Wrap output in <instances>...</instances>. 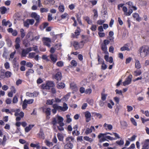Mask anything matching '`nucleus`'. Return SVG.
<instances>
[{
    "label": "nucleus",
    "instance_id": "f257e3e1",
    "mask_svg": "<svg viewBox=\"0 0 149 149\" xmlns=\"http://www.w3.org/2000/svg\"><path fill=\"white\" fill-rule=\"evenodd\" d=\"M139 52L141 58H145L149 55V47L146 45L141 47L139 50Z\"/></svg>",
    "mask_w": 149,
    "mask_h": 149
},
{
    "label": "nucleus",
    "instance_id": "f03ea898",
    "mask_svg": "<svg viewBox=\"0 0 149 149\" xmlns=\"http://www.w3.org/2000/svg\"><path fill=\"white\" fill-rule=\"evenodd\" d=\"M63 118L57 115L55 118H53L52 124L54 125H55L58 123V124H61L62 125H64V124L63 123Z\"/></svg>",
    "mask_w": 149,
    "mask_h": 149
},
{
    "label": "nucleus",
    "instance_id": "7ed1b4c3",
    "mask_svg": "<svg viewBox=\"0 0 149 149\" xmlns=\"http://www.w3.org/2000/svg\"><path fill=\"white\" fill-rule=\"evenodd\" d=\"M53 107L54 109H56L59 110H61L63 111L67 110L68 108V107L67 104L65 103H63V107L59 106L56 104H54Z\"/></svg>",
    "mask_w": 149,
    "mask_h": 149
},
{
    "label": "nucleus",
    "instance_id": "20e7f679",
    "mask_svg": "<svg viewBox=\"0 0 149 149\" xmlns=\"http://www.w3.org/2000/svg\"><path fill=\"white\" fill-rule=\"evenodd\" d=\"M42 41L44 45L46 46L49 47H50L51 40L49 38L43 37L42 39Z\"/></svg>",
    "mask_w": 149,
    "mask_h": 149
},
{
    "label": "nucleus",
    "instance_id": "39448f33",
    "mask_svg": "<svg viewBox=\"0 0 149 149\" xmlns=\"http://www.w3.org/2000/svg\"><path fill=\"white\" fill-rule=\"evenodd\" d=\"M34 22V20L33 19H27L24 22V26L27 28H29V25H32Z\"/></svg>",
    "mask_w": 149,
    "mask_h": 149
},
{
    "label": "nucleus",
    "instance_id": "423d86ee",
    "mask_svg": "<svg viewBox=\"0 0 149 149\" xmlns=\"http://www.w3.org/2000/svg\"><path fill=\"white\" fill-rule=\"evenodd\" d=\"M132 75L131 74L130 75L125 79V81L123 82V85L125 86L130 84L132 81Z\"/></svg>",
    "mask_w": 149,
    "mask_h": 149
},
{
    "label": "nucleus",
    "instance_id": "0eeeda50",
    "mask_svg": "<svg viewBox=\"0 0 149 149\" xmlns=\"http://www.w3.org/2000/svg\"><path fill=\"white\" fill-rule=\"evenodd\" d=\"M106 134H103V133H100L98 136V138L99 139V142L102 143L107 140L106 136H104L106 135Z\"/></svg>",
    "mask_w": 149,
    "mask_h": 149
},
{
    "label": "nucleus",
    "instance_id": "6e6552de",
    "mask_svg": "<svg viewBox=\"0 0 149 149\" xmlns=\"http://www.w3.org/2000/svg\"><path fill=\"white\" fill-rule=\"evenodd\" d=\"M31 17L32 18H34L36 21L41 20L40 15H38L36 12H32L31 14Z\"/></svg>",
    "mask_w": 149,
    "mask_h": 149
},
{
    "label": "nucleus",
    "instance_id": "1a4fd4ad",
    "mask_svg": "<svg viewBox=\"0 0 149 149\" xmlns=\"http://www.w3.org/2000/svg\"><path fill=\"white\" fill-rule=\"evenodd\" d=\"M143 145L142 149H148L149 148V139H146L142 143Z\"/></svg>",
    "mask_w": 149,
    "mask_h": 149
},
{
    "label": "nucleus",
    "instance_id": "9d476101",
    "mask_svg": "<svg viewBox=\"0 0 149 149\" xmlns=\"http://www.w3.org/2000/svg\"><path fill=\"white\" fill-rule=\"evenodd\" d=\"M73 45L76 49H77L79 48H82L83 47V44H82L80 42L79 43L76 41L74 42Z\"/></svg>",
    "mask_w": 149,
    "mask_h": 149
},
{
    "label": "nucleus",
    "instance_id": "9b49d317",
    "mask_svg": "<svg viewBox=\"0 0 149 149\" xmlns=\"http://www.w3.org/2000/svg\"><path fill=\"white\" fill-rule=\"evenodd\" d=\"M80 29L78 27H77L74 32L75 34L73 33H72V37L77 38V36L80 34Z\"/></svg>",
    "mask_w": 149,
    "mask_h": 149
},
{
    "label": "nucleus",
    "instance_id": "f8f14e48",
    "mask_svg": "<svg viewBox=\"0 0 149 149\" xmlns=\"http://www.w3.org/2000/svg\"><path fill=\"white\" fill-rule=\"evenodd\" d=\"M84 115L86 118V121L87 122H88L91 120V113L88 111H86L84 113Z\"/></svg>",
    "mask_w": 149,
    "mask_h": 149
},
{
    "label": "nucleus",
    "instance_id": "ddd939ff",
    "mask_svg": "<svg viewBox=\"0 0 149 149\" xmlns=\"http://www.w3.org/2000/svg\"><path fill=\"white\" fill-rule=\"evenodd\" d=\"M38 94L39 93L36 92H34L33 93L27 92L26 93V95L30 97H36Z\"/></svg>",
    "mask_w": 149,
    "mask_h": 149
},
{
    "label": "nucleus",
    "instance_id": "4468645a",
    "mask_svg": "<svg viewBox=\"0 0 149 149\" xmlns=\"http://www.w3.org/2000/svg\"><path fill=\"white\" fill-rule=\"evenodd\" d=\"M50 58L53 63H56L57 60V56L55 54H50Z\"/></svg>",
    "mask_w": 149,
    "mask_h": 149
},
{
    "label": "nucleus",
    "instance_id": "2eb2a0df",
    "mask_svg": "<svg viewBox=\"0 0 149 149\" xmlns=\"http://www.w3.org/2000/svg\"><path fill=\"white\" fill-rule=\"evenodd\" d=\"M20 40L19 38L17 37L16 38L15 40V48L16 49H17L19 48L20 43Z\"/></svg>",
    "mask_w": 149,
    "mask_h": 149
},
{
    "label": "nucleus",
    "instance_id": "dca6fc26",
    "mask_svg": "<svg viewBox=\"0 0 149 149\" xmlns=\"http://www.w3.org/2000/svg\"><path fill=\"white\" fill-rule=\"evenodd\" d=\"M74 138L72 136L67 137L65 139L66 143H73L74 141Z\"/></svg>",
    "mask_w": 149,
    "mask_h": 149
},
{
    "label": "nucleus",
    "instance_id": "f3484780",
    "mask_svg": "<svg viewBox=\"0 0 149 149\" xmlns=\"http://www.w3.org/2000/svg\"><path fill=\"white\" fill-rule=\"evenodd\" d=\"M104 58L107 62H109L110 63L113 62V58L111 56L109 57L108 55H106L104 56Z\"/></svg>",
    "mask_w": 149,
    "mask_h": 149
},
{
    "label": "nucleus",
    "instance_id": "a211bd4d",
    "mask_svg": "<svg viewBox=\"0 0 149 149\" xmlns=\"http://www.w3.org/2000/svg\"><path fill=\"white\" fill-rule=\"evenodd\" d=\"M73 147V145L72 143H66L64 145V149H72Z\"/></svg>",
    "mask_w": 149,
    "mask_h": 149
},
{
    "label": "nucleus",
    "instance_id": "6ab92c4d",
    "mask_svg": "<svg viewBox=\"0 0 149 149\" xmlns=\"http://www.w3.org/2000/svg\"><path fill=\"white\" fill-rule=\"evenodd\" d=\"M8 31V32L11 33L12 35L13 36H16L17 35V33L16 30H13L12 28H9L7 29Z\"/></svg>",
    "mask_w": 149,
    "mask_h": 149
},
{
    "label": "nucleus",
    "instance_id": "aec40b11",
    "mask_svg": "<svg viewBox=\"0 0 149 149\" xmlns=\"http://www.w3.org/2000/svg\"><path fill=\"white\" fill-rule=\"evenodd\" d=\"M129 44H125L123 47L120 48V50L122 51L125 50L129 51L130 49L129 48Z\"/></svg>",
    "mask_w": 149,
    "mask_h": 149
},
{
    "label": "nucleus",
    "instance_id": "412c9836",
    "mask_svg": "<svg viewBox=\"0 0 149 149\" xmlns=\"http://www.w3.org/2000/svg\"><path fill=\"white\" fill-rule=\"evenodd\" d=\"M103 127L106 130H111L112 129V126L111 124H108L105 123L103 125Z\"/></svg>",
    "mask_w": 149,
    "mask_h": 149
},
{
    "label": "nucleus",
    "instance_id": "4be33fe9",
    "mask_svg": "<svg viewBox=\"0 0 149 149\" xmlns=\"http://www.w3.org/2000/svg\"><path fill=\"white\" fill-rule=\"evenodd\" d=\"M2 24L3 25L5 26H7V25H8L9 27H10L12 25V24L10 23L9 21H8L6 22L5 19H4L2 21Z\"/></svg>",
    "mask_w": 149,
    "mask_h": 149
},
{
    "label": "nucleus",
    "instance_id": "5701e85b",
    "mask_svg": "<svg viewBox=\"0 0 149 149\" xmlns=\"http://www.w3.org/2000/svg\"><path fill=\"white\" fill-rule=\"evenodd\" d=\"M70 87L72 90L75 91H77L78 90L76 85L74 83L70 84Z\"/></svg>",
    "mask_w": 149,
    "mask_h": 149
},
{
    "label": "nucleus",
    "instance_id": "b1692460",
    "mask_svg": "<svg viewBox=\"0 0 149 149\" xmlns=\"http://www.w3.org/2000/svg\"><path fill=\"white\" fill-rule=\"evenodd\" d=\"M62 78L61 73V72H58L55 75V78L56 80L59 81Z\"/></svg>",
    "mask_w": 149,
    "mask_h": 149
},
{
    "label": "nucleus",
    "instance_id": "393cba45",
    "mask_svg": "<svg viewBox=\"0 0 149 149\" xmlns=\"http://www.w3.org/2000/svg\"><path fill=\"white\" fill-rule=\"evenodd\" d=\"M43 111L45 113L47 116H49L51 114V109L49 108L43 109Z\"/></svg>",
    "mask_w": 149,
    "mask_h": 149
},
{
    "label": "nucleus",
    "instance_id": "a878e982",
    "mask_svg": "<svg viewBox=\"0 0 149 149\" xmlns=\"http://www.w3.org/2000/svg\"><path fill=\"white\" fill-rule=\"evenodd\" d=\"M101 47L102 49L105 54H109L107 51V47L106 45L102 44Z\"/></svg>",
    "mask_w": 149,
    "mask_h": 149
},
{
    "label": "nucleus",
    "instance_id": "bb28decb",
    "mask_svg": "<svg viewBox=\"0 0 149 149\" xmlns=\"http://www.w3.org/2000/svg\"><path fill=\"white\" fill-rule=\"evenodd\" d=\"M132 16L133 17L135 18L137 21L139 22L141 20V18L139 17V15L137 13H133L132 14Z\"/></svg>",
    "mask_w": 149,
    "mask_h": 149
},
{
    "label": "nucleus",
    "instance_id": "cd10ccee",
    "mask_svg": "<svg viewBox=\"0 0 149 149\" xmlns=\"http://www.w3.org/2000/svg\"><path fill=\"white\" fill-rule=\"evenodd\" d=\"M7 11V9L5 6H2L0 8V11L2 15L5 14Z\"/></svg>",
    "mask_w": 149,
    "mask_h": 149
},
{
    "label": "nucleus",
    "instance_id": "c85d7f7f",
    "mask_svg": "<svg viewBox=\"0 0 149 149\" xmlns=\"http://www.w3.org/2000/svg\"><path fill=\"white\" fill-rule=\"evenodd\" d=\"M135 68L137 69H140L141 67V65L140 62L138 60H135Z\"/></svg>",
    "mask_w": 149,
    "mask_h": 149
},
{
    "label": "nucleus",
    "instance_id": "c756f323",
    "mask_svg": "<svg viewBox=\"0 0 149 149\" xmlns=\"http://www.w3.org/2000/svg\"><path fill=\"white\" fill-rule=\"evenodd\" d=\"M65 86V84L62 82L58 83L57 86V88L58 89L63 88Z\"/></svg>",
    "mask_w": 149,
    "mask_h": 149
},
{
    "label": "nucleus",
    "instance_id": "7c9ffc66",
    "mask_svg": "<svg viewBox=\"0 0 149 149\" xmlns=\"http://www.w3.org/2000/svg\"><path fill=\"white\" fill-rule=\"evenodd\" d=\"M101 100L103 101H105L106 99L107 94H105L104 91H103L101 93Z\"/></svg>",
    "mask_w": 149,
    "mask_h": 149
},
{
    "label": "nucleus",
    "instance_id": "2f4dec72",
    "mask_svg": "<svg viewBox=\"0 0 149 149\" xmlns=\"http://www.w3.org/2000/svg\"><path fill=\"white\" fill-rule=\"evenodd\" d=\"M142 72L141 70H137L134 72L133 74L135 76H139L141 74Z\"/></svg>",
    "mask_w": 149,
    "mask_h": 149
},
{
    "label": "nucleus",
    "instance_id": "473e14b6",
    "mask_svg": "<svg viewBox=\"0 0 149 149\" xmlns=\"http://www.w3.org/2000/svg\"><path fill=\"white\" fill-rule=\"evenodd\" d=\"M38 136L40 138L44 139H45V135L43 132L41 130L39 132L38 134Z\"/></svg>",
    "mask_w": 149,
    "mask_h": 149
},
{
    "label": "nucleus",
    "instance_id": "72a5a7b5",
    "mask_svg": "<svg viewBox=\"0 0 149 149\" xmlns=\"http://www.w3.org/2000/svg\"><path fill=\"white\" fill-rule=\"evenodd\" d=\"M34 125H29L28 126L26 127L25 129V130L26 132H28L33 127Z\"/></svg>",
    "mask_w": 149,
    "mask_h": 149
},
{
    "label": "nucleus",
    "instance_id": "f704fd0d",
    "mask_svg": "<svg viewBox=\"0 0 149 149\" xmlns=\"http://www.w3.org/2000/svg\"><path fill=\"white\" fill-rule=\"evenodd\" d=\"M45 143L46 145L49 147H51L52 146L53 144L52 142H51L48 140H46L45 141Z\"/></svg>",
    "mask_w": 149,
    "mask_h": 149
},
{
    "label": "nucleus",
    "instance_id": "c9c22d12",
    "mask_svg": "<svg viewBox=\"0 0 149 149\" xmlns=\"http://www.w3.org/2000/svg\"><path fill=\"white\" fill-rule=\"evenodd\" d=\"M82 40L80 42V43H81L82 44H83V45L86 42L87 39V37L86 36H82Z\"/></svg>",
    "mask_w": 149,
    "mask_h": 149
},
{
    "label": "nucleus",
    "instance_id": "e433bc0d",
    "mask_svg": "<svg viewBox=\"0 0 149 149\" xmlns=\"http://www.w3.org/2000/svg\"><path fill=\"white\" fill-rule=\"evenodd\" d=\"M20 32L21 38H24L25 35V33L24 30L23 29H21L20 30Z\"/></svg>",
    "mask_w": 149,
    "mask_h": 149
},
{
    "label": "nucleus",
    "instance_id": "4c0bfd02",
    "mask_svg": "<svg viewBox=\"0 0 149 149\" xmlns=\"http://www.w3.org/2000/svg\"><path fill=\"white\" fill-rule=\"evenodd\" d=\"M58 9L61 12H63L65 10L64 6L63 5H61L58 6Z\"/></svg>",
    "mask_w": 149,
    "mask_h": 149
},
{
    "label": "nucleus",
    "instance_id": "58836bf2",
    "mask_svg": "<svg viewBox=\"0 0 149 149\" xmlns=\"http://www.w3.org/2000/svg\"><path fill=\"white\" fill-rule=\"evenodd\" d=\"M15 116H19L21 117V118H23L24 116V113L22 111H21L19 113L15 112Z\"/></svg>",
    "mask_w": 149,
    "mask_h": 149
},
{
    "label": "nucleus",
    "instance_id": "ea45409f",
    "mask_svg": "<svg viewBox=\"0 0 149 149\" xmlns=\"http://www.w3.org/2000/svg\"><path fill=\"white\" fill-rule=\"evenodd\" d=\"M40 38V36L37 35L36 36H33L31 40L32 41H37Z\"/></svg>",
    "mask_w": 149,
    "mask_h": 149
},
{
    "label": "nucleus",
    "instance_id": "a19ab883",
    "mask_svg": "<svg viewBox=\"0 0 149 149\" xmlns=\"http://www.w3.org/2000/svg\"><path fill=\"white\" fill-rule=\"evenodd\" d=\"M58 139L61 141H62L63 139V135L60 133H58L57 134Z\"/></svg>",
    "mask_w": 149,
    "mask_h": 149
},
{
    "label": "nucleus",
    "instance_id": "79ce46f5",
    "mask_svg": "<svg viewBox=\"0 0 149 149\" xmlns=\"http://www.w3.org/2000/svg\"><path fill=\"white\" fill-rule=\"evenodd\" d=\"M68 15L67 13H65L63 14L60 17L61 19H65L66 18H68Z\"/></svg>",
    "mask_w": 149,
    "mask_h": 149
},
{
    "label": "nucleus",
    "instance_id": "37998d69",
    "mask_svg": "<svg viewBox=\"0 0 149 149\" xmlns=\"http://www.w3.org/2000/svg\"><path fill=\"white\" fill-rule=\"evenodd\" d=\"M46 84L50 88L53 87L54 85V83L52 81H47Z\"/></svg>",
    "mask_w": 149,
    "mask_h": 149
},
{
    "label": "nucleus",
    "instance_id": "c03bdc74",
    "mask_svg": "<svg viewBox=\"0 0 149 149\" xmlns=\"http://www.w3.org/2000/svg\"><path fill=\"white\" fill-rule=\"evenodd\" d=\"M17 96H18V95L17 94H16L13 97V103H16L18 101L17 97Z\"/></svg>",
    "mask_w": 149,
    "mask_h": 149
},
{
    "label": "nucleus",
    "instance_id": "a18cd8bd",
    "mask_svg": "<svg viewBox=\"0 0 149 149\" xmlns=\"http://www.w3.org/2000/svg\"><path fill=\"white\" fill-rule=\"evenodd\" d=\"M5 75L6 77L7 78H9L12 75V73L10 71H7L5 73Z\"/></svg>",
    "mask_w": 149,
    "mask_h": 149
},
{
    "label": "nucleus",
    "instance_id": "49530a36",
    "mask_svg": "<svg viewBox=\"0 0 149 149\" xmlns=\"http://www.w3.org/2000/svg\"><path fill=\"white\" fill-rule=\"evenodd\" d=\"M56 65L58 67H62L63 66L64 64L63 61H60L56 63Z\"/></svg>",
    "mask_w": 149,
    "mask_h": 149
},
{
    "label": "nucleus",
    "instance_id": "de8ad7c7",
    "mask_svg": "<svg viewBox=\"0 0 149 149\" xmlns=\"http://www.w3.org/2000/svg\"><path fill=\"white\" fill-rule=\"evenodd\" d=\"M84 140L88 141L90 142H91L93 140V139L91 138H90L89 137L87 136H84Z\"/></svg>",
    "mask_w": 149,
    "mask_h": 149
},
{
    "label": "nucleus",
    "instance_id": "09e8293b",
    "mask_svg": "<svg viewBox=\"0 0 149 149\" xmlns=\"http://www.w3.org/2000/svg\"><path fill=\"white\" fill-rule=\"evenodd\" d=\"M49 10L48 8H42L40 9V11L41 13H43L44 12H47Z\"/></svg>",
    "mask_w": 149,
    "mask_h": 149
},
{
    "label": "nucleus",
    "instance_id": "8fccbe9b",
    "mask_svg": "<svg viewBox=\"0 0 149 149\" xmlns=\"http://www.w3.org/2000/svg\"><path fill=\"white\" fill-rule=\"evenodd\" d=\"M27 104L26 102V100H24L22 104V108L23 109H24L27 107Z\"/></svg>",
    "mask_w": 149,
    "mask_h": 149
},
{
    "label": "nucleus",
    "instance_id": "3c124183",
    "mask_svg": "<svg viewBox=\"0 0 149 149\" xmlns=\"http://www.w3.org/2000/svg\"><path fill=\"white\" fill-rule=\"evenodd\" d=\"M116 143L119 146H122L124 143V141L122 139L120 141H118L116 142Z\"/></svg>",
    "mask_w": 149,
    "mask_h": 149
},
{
    "label": "nucleus",
    "instance_id": "603ef678",
    "mask_svg": "<svg viewBox=\"0 0 149 149\" xmlns=\"http://www.w3.org/2000/svg\"><path fill=\"white\" fill-rule=\"evenodd\" d=\"M28 53V52L26 49H23L22 50V54L23 56L24 57Z\"/></svg>",
    "mask_w": 149,
    "mask_h": 149
},
{
    "label": "nucleus",
    "instance_id": "864d4df0",
    "mask_svg": "<svg viewBox=\"0 0 149 149\" xmlns=\"http://www.w3.org/2000/svg\"><path fill=\"white\" fill-rule=\"evenodd\" d=\"M92 90L91 88H88L85 90V93L86 94H90L92 93Z\"/></svg>",
    "mask_w": 149,
    "mask_h": 149
},
{
    "label": "nucleus",
    "instance_id": "5fc2aeb1",
    "mask_svg": "<svg viewBox=\"0 0 149 149\" xmlns=\"http://www.w3.org/2000/svg\"><path fill=\"white\" fill-rule=\"evenodd\" d=\"M36 55V53L35 52H31L29 54L28 58H32L35 57Z\"/></svg>",
    "mask_w": 149,
    "mask_h": 149
},
{
    "label": "nucleus",
    "instance_id": "6e6d98bb",
    "mask_svg": "<svg viewBox=\"0 0 149 149\" xmlns=\"http://www.w3.org/2000/svg\"><path fill=\"white\" fill-rule=\"evenodd\" d=\"M34 72L33 70L32 69H29L28 71L26 72V76L29 75L30 73H33Z\"/></svg>",
    "mask_w": 149,
    "mask_h": 149
},
{
    "label": "nucleus",
    "instance_id": "4d7b16f0",
    "mask_svg": "<svg viewBox=\"0 0 149 149\" xmlns=\"http://www.w3.org/2000/svg\"><path fill=\"white\" fill-rule=\"evenodd\" d=\"M42 87L43 89L48 90L50 89L49 87L47 85V84H44L42 85Z\"/></svg>",
    "mask_w": 149,
    "mask_h": 149
},
{
    "label": "nucleus",
    "instance_id": "13d9d810",
    "mask_svg": "<svg viewBox=\"0 0 149 149\" xmlns=\"http://www.w3.org/2000/svg\"><path fill=\"white\" fill-rule=\"evenodd\" d=\"M71 64L73 66H76L77 65V63L74 60H72L71 62Z\"/></svg>",
    "mask_w": 149,
    "mask_h": 149
},
{
    "label": "nucleus",
    "instance_id": "bf43d9fd",
    "mask_svg": "<svg viewBox=\"0 0 149 149\" xmlns=\"http://www.w3.org/2000/svg\"><path fill=\"white\" fill-rule=\"evenodd\" d=\"M130 120L132 123V124L134 125L135 126H136L137 125V123L135 121L134 119L133 118H132L130 119Z\"/></svg>",
    "mask_w": 149,
    "mask_h": 149
},
{
    "label": "nucleus",
    "instance_id": "052dcab7",
    "mask_svg": "<svg viewBox=\"0 0 149 149\" xmlns=\"http://www.w3.org/2000/svg\"><path fill=\"white\" fill-rule=\"evenodd\" d=\"M6 137L5 135L3 136V141H2V142L1 143L2 145L3 146H4L6 144Z\"/></svg>",
    "mask_w": 149,
    "mask_h": 149
},
{
    "label": "nucleus",
    "instance_id": "680f3d73",
    "mask_svg": "<svg viewBox=\"0 0 149 149\" xmlns=\"http://www.w3.org/2000/svg\"><path fill=\"white\" fill-rule=\"evenodd\" d=\"M67 117V122L69 123L72 121V119L70 118V116L69 115H66Z\"/></svg>",
    "mask_w": 149,
    "mask_h": 149
},
{
    "label": "nucleus",
    "instance_id": "e2e57ef3",
    "mask_svg": "<svg viewBox=\"0 0 149 149\" xmlns=\"http://www.w3.org/2000/svg\"><path fill=\"white\" fill-rule=\"evenodd\" d=\"M5 74L3 73H1L0 74V80H2L6 77Z\"/></svg>",
    "mask_w": 149,
    "mask_h": 149
},
{
    "label": "nucleus",
    "instance_id": "0e129e2a",
    "mask_svg": "<svg viewBox=\"0 0 149 149\" xmlns=\"http://www.w3.org/2000/svg\"><path fill=\"white\" fill-rule=\"evenodd\" d=\"M93 11L94 13V17L96 18L98 16V13L97 10L94 9L93 10Z\"/></svg>",
    "mask_w": 149,
    "mask_h": 149
},
{
    "label": "nucleus",
    "instance_id": "69168bd1",
    "mask_svg": "<svg viewBox=\"0 0 149 149\" xmlns=\"http://www.w3.org/2000/svg\"><path fill=\"white\" fill-rule=\"evenodd\" d=\"M4 65L5 68L7 69H8L10 68V64L8 62H6L5 63Z\"/></svg>",
    "mask_w": 149,
    "mask_h": 149
},
{
    "label": "nucleus",
    "instance_id": "338daca9",
    "mask_svg": "<svg viewBox=\"0 0 149 149\" xmlns=\"http://www.w3.org/2000/svg\"><path fill=\"white\" fill-rule=\"evenodd\" d=\"M92 132V131L91 130V129H90L89 128H87L85 132V133L86 134H89L91 133Z\"/></svg>",
    "mask_w": 149,
    "mask_h": 149
},
{
    "label": "nucleus",
    "instance_id": "774afa93",
    "mask_svg": "<svg viewBox=\"0 0 149 149\" xmlns=\"http://www.w3.org/2000/svg\"><path fill=\"white\" fill-rule=\"evenodd\" d=\"M97 29V26L96 25H92L91 26V29L93 31H95Z\"/></svg>",
    "mask_w": 149,
    "mask_h": 149
}]
</instances>
